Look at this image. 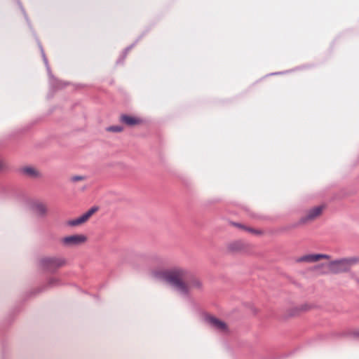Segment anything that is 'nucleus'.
Here are the masks:
<instances>
[{
  "instance_id": "nucleus-1",
  "label": "nucleus",
  "mask_w": 359,
  "mask_h": 359,
  "mask_svg": "<svg viewBox=\"0 0 359 359\" xmlns=\"http://www.w3.org/2000/svg\"><path fill=\"white\" fill-rule=\"evenodd\" d=\"M189 276V272L182 267H174L165 273L166 279L182 292L187 291L184 280Z\"/></svg>"
},
{
  "instance_id": "nucleus-2",
  "label": "nucleus",
  "mask_w": 359,
  "mask_h": 359,
  "mask_svg": "<svg viewBox=\"0 0 359 359\" xmlns=\"http://www.w3.org/2000/svg\"><path fill=\"white\" fill-rule=\"evenodd\" d=\"M356 262L355 258H343L332 261L327 264L328 272L334 274L347 272Z\"/></svg>"
},
{
  "instance_id": "nucleus-3",
  "label": "nucleus",
  "mask_w": 359,
  "mask_h": 359,
  "mask_svg": "<svg viewBox=\"0 0 359 359\" xmlns=\"http://www.w3.org/2000/svg\"><path fill=\"white\" fill-rule=\"evenodd\" d=\"M325 205H320L309 209L299 221V224H306L317 219L323 213Z\"/></svg>"
},
{
  "instance_id": "nucleus-4",
  "label": "nucleus",
  "mask_w": 359,
  "mask_h": 359,
  "mask_svg": "<svg viewBox=\"0 0 359 359\" xmlns=\"http://www.w3.org/2000/svg\"><path fill=\"white\" fill-rule=\"evenodd\" d=\"M87 241V237L83 234H74L64 237L61 239V243L65 247H75L83 244Z\"/></svg>"
},
{
  "instance_id": "nucleus-5",
  "label": "nucleus",
  "mask_w": 359,
  "mask_h": 359,
  "mask_svg": "<svg viewBox=\"0 0 359 359\" xmlns=\"http://www.w3.org/2000/svg\"><path fill=\"white\" fill-rule=\"evenodd\" d=\"M97 210L96 208H92L79 217L67 221V224L70 226H80L86 222Z\"/></svg>"
},
{
  "instance_id": "nucleus-6",
  "label": "nucleus",
  "mask_w": 359,
  "mask_h": 359,
  "mask_svg": "<svg viewBox=\"0 0 359 359\" xmlns=\"http://www.w3.org/2000/svg\"><path fill=\"white\" fill-rule=\"evenodd\" d=\"M330 259V256L326 254H309L299 257L297 260V262H308L314 263L320 261V259Z\"/></svg>"
},
{
  "instance_id": "nucleus-7",
  "label": "nucleus",
  "mask_w": 359,
  "mask_h": 359,
  "mask_svg": "<svg viewBox=\"0 0 359 359\" xmlns=\"http://www.w3.org/2000/svg\"><path fill=\"white\" fill-rule=\"evenodd\" d=\"M120 121L128 126H135L143 123V119L139 116L122 114L120 116Z\"/></svg>"
},
{
  "instance_id": "nucleus-8",
  "label": "nucleus",
  "mask_w": 359,
  "mask_h": 359,
  "mask_svg": "<svg viewBox=\"0 0 359 359\" xmlns=\"http://www.w3.org/2000/svg\"><path fill=\"white\" fill-rule=\"evenodd\" d=\"M208 323L210 324V325L216 329L217 330L222 332H226L228 331V326L222 320L210 316L208 318Z\"/></svg>"
},
{
  "instance_id": "nucleus-9",
  "label": "nucleus",
  "mask_w": 359,
  "mask_h": 359,
  "mask_svg": "<svg viewBox=\"0 0 359 359\" xmlns=\"http://www.w3.org/2000/svg\"><path fill=\"white\" fill-rule=\"evenodd\" d=\"M247 245L241 241H236L228 244L227 250L231 252H240L245 250Z\"/></svg>"
},
{
  "instance_id": "nucleus-10",
  "label": "nucleus",
  "mask_w": 359,
  "mask_h": 359,
  "mask_svg": "<svg viewBox=\"0 0 359 359\" xmlns=\"http://www.w3.org/2000/svg\"><path fill=\"white\" fill-rule=\"evenodd\" d=\"M43 262L48 267H60L65 264L64 259L55 257L45 258Z\"/></svg>"
},
{
  "instance_id": "nucleus-11",
  "label": "nucleus",
  "mask_w": 359,
  "mask_h": 359,
  "mask_svg": "<svg viewBox=\"0 0 359 359\" xmlns=\"http://www.w3.org/2000/svg\"><path fill=\"white\" fill-rule=\"evenodd\" d=\"M308 309H309V307L306 305H301V306H295L288 311V316H297L302 312L307 311Z\"/></svg>"
},
{
  "instance_id": "nucleus-12",
  "label": "nucleus",
  "mask_w": 359,
  "mask_h": 359,
  "mask_svg": "<svg viewBox=\"0 0 359 359\" xmlns=\"http://www.w3.org/2000/svg\"><path fill=\"white\" fill-rule=\"evenodd\" d=\"M22 172L24 174L32 177H36L39 176V171L32 167H25L22 169Z\"/></svg>"
},
{
  "instance_id": "nucleus-13",
  "label": "nucleus",
  "mask_w": 359,
  "mask_h": 359,
  "mask_svg": "<svg viewBox=\"0 0 359 359\" xmlns=\"http://www.w3.org/2000/svg\"><path fill=\"white\" fill-rule=\"evenodd\" d=\"M35 211L40 215H44L47 212V208L45 204L42 203H36L34 205Z\"/></svg>"
},
{
  "instance_id": "nucleus-14",
  "label": "nucleus",
  "mask_w": 359,
  "mask_h": 359,
  "mask_svg": "<svg viewBox=\"0 0 359 359\" xmlns=\"http://www.w3.org/2000/svg\"><path fill=\"white\" fill-rule=\"evenodd\" d=\"M240 228L243 229L245 231L255 235H262L263 234V231L259 229H255L251 227L245 226L241 224L238 225Z\"/></svg>"
},
{
  "instance_id": "nucleus-15",
  "label": "nucleus",
  "mask_w": 359,
  "mask_h": 359,
  "mask_svg": "<svg viewBox=\"0 0 359 359\" xmlns=\"http://www.w3.org/2000/svg\"><path fill=\"white\" fill-rule=\"evenodd\" d=\"M201 286V280L198 278H194L189 283V285L187 286V288L188 287H200Z\"/></svg>"
},
{
  "instance_id": "nucleus-16",
  "label": "nucleus",
  "mask_w": 359,
  "mask_h": 359,
  "mask_svg": "<svg viewBox=\"0 0 359 359\" xmlns=\"http://www.w3.org/2000/svg\"><path fill=\"white\" fill-rule=\"evenodd\" d=\"M107 130L111 132L120 133L123 131V128L121 126H111Z\"/></svg>"
},
{
  "instance_id": "nucleus-17",
  "label": "nucleus",
  "mask_w": 359,
  "mask_h": 359,
  "mask_svg": "<svg viewBox=\"0 0 359 359\" xmlns=\"http://www.w3.org/2000/svg\"><path fill=\"white\" fill-rule=\"evenodd\" d=\"M86 179V177L84 176H81V175H75V176H72L71 177V181L72 182H78V181H82V180H84Z\"/></svg>"
},
{
  "instance_id": "nucleus-18",
  "label": "nucleus",
  "mask_w": 359,
  "mask_h": 359,
  "mask_svg": "<svg viewBox=\"0 0 359 359\" xmlns=\"http://www.w3.org/2000/svg\"><path fill=\"white\" fill-rule=\"evenodd\" d=\"M151 274H152V276L154 277H156L157 278V277L159 276L158 273L156 271H152Z\"/></svg>"
},
{
  "instance_id": "nucleus-19",
  "label": "nucleus",
  "mask_w": 359,
  "mask_h": 359,
  "mask_svg": "<svg viewBox=\"0 0 359 359\" xmlns=\"http://www.w3.org/2000/svg\"><path fill=\"white\" fill-rule=\"evenodd\" d=\"M1 167H2V165H1V163H0V169L1 168Z\"/></svg>"
}]
</instances>
